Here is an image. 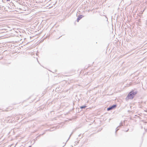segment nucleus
<instances>
[{"instance_id":"nucleus-1","label":"nucleus","mask_w":147,"mask_h":147,"mask_svg":"<svg viewBox=\"0 0 147 147\" xmlns=\"http://www.w3.org/2000/svg\"><path fill=\"white\" fill-rule=\"evenodd\" d=\"M137 92L132 90L128 94L126 99L128 100L130 99H132L134 96L137 94Z\"/></svg>"},{"instance_id":"nucleus-2","label":"nucleus","mask_w":147,"mask_h":147,"mask_svg":"<svg viewBox=\"0 0 147 147\" xmlns=\"http://www.w3.org/2000/svg\"><path fill=\"white\" fill-rule=\"evenodd\" d=\"M116 105H113L110 107L108 108L107 109V110L109 111L111 110H112L113 109H114L116 107Z\"/></svg>"},{"instance_id":"nucleus-3","label":"nucleus","mask_w":147,"mask_h":147,"mask_svg":"<svg viewBox=\"0 0 147 147\" xmlns=\"http://www.w3.org/2000/svg\"><path fill=\"white\" fill-rule=\"evenodd\" d=\"M86 107V106H81L80 107V108L81 109H82L83 108H85Z\"/></svg>"},{"instance_id":"nucleus-4","label":"nucleus","mask_w":147,"mask_h":147,"mask_svg":"<svg viewBox=\"0 0 147 147\" xmlns=\"http://www.w3.org/2000/svg\"><path fill=\"white\" fill-rule=\"evenodd\" d=\"M81 18V17H78V22L79 21V20Z\"/></svg>"},{"instance_id":"nucleus-5","label":"nucleus","mask_w":147,"mask_h":147,"mask_svg":"<svg viewBox=\"0 0 147 147\" xmlns=\"http://www.w3.org/2000/svg\"><path fill=\"white\" fill-rule=\"evenodd\" d=\"M10 0H7V1H9Z\"/></svg>"},{"instance_id":"nucleus-6","label":"nucleus","mask_w":147,"mask_h":147,"mask_svg":"<svg viewBox=\"0 0 147 147\" xmlns=\"http://www.w3.org/2000/svg\"><path fill=\"white\" fill-rule=\"evenodd\" d=\"M31 147L30 146V147Z\"/></svg>"}]
</instances>
